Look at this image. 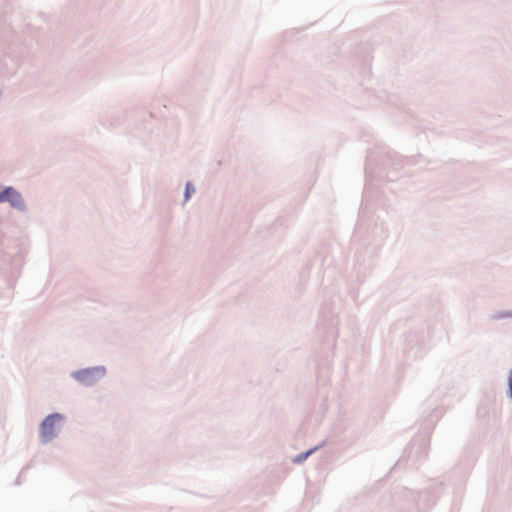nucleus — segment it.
Here are the masks:
<instances>
[{
    "instance_id": "nucleus-1",
    "label": "nucleus",
    "mask_w": 512,
    "mask_h": 512,
    "mask_svg": "<svg viewBox=\"0 0 512 512\" xmlns=\"http://www.w3.org/2000/svg\"><path fill=\"white\" fill-rule=\"evenodd\" d=\"M61 421L60 414H52L44 419L40 427V434L44 442L50 441L57 434Z\"/></svg>"
},
{
    "instance_id": "nucleus-2",
    "label": "nucleus",
    "mask_w": 512,
    "mask_h": 512,
    "mask_svg": "<svg viewBox=\"0 0 512 512\" xmlns=\"http://www.w3.org/2000/svg\"><path fill=\"white\" fill-rule=\"evenodd\" d=\"M8 201L14 207L22 206V198L20 194L13 188L9 187L0 193V202Z\"/></svg>"
},
{
    "instance_id": "nucleus-3",
    "label": "nucleus",
    "mask_w": 512,
    "mask_h": 512,
    "mask_svg": "<svg viewBox=\"0 0 512 512\" xmlns=\"http://www.w3.org/2000/svg\"><path fill=\"white\" fill-rule=\"evenodd\" d=\"M95 373H100V369H86L78 371L74 374V377L76 380L89 385L94 381Z\"/></svg>"
},
{
    "instance_id": "nucleus-4",
    "label": "nucleus",
    "mask_w": 512,
    "mask_h": 512,
    "mask_svg": "<svg viewBox=\"0 0 512 512\" xmlns=\"http://www.w3.org/2000/svg\"><path fill=\"white\" fill-rule=\"evenodd\" d=\"M194 191H195V189L192 186V184L191 183H187L186 184V189H185V199L187 200L190 197V195L192 193H194Z\"/></svg>"
}]
</instances>
